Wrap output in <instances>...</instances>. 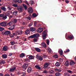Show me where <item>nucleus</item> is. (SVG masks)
Returning <instances> with one entry per match:
<instances>
[{
    "label": "nucleus",
    "mask_w": 76,
    "mask_h": 76,
    "mask_svg": "<svg viewBox=\"0 0 76 76\" xmlns=\"http://www.w3.org/2000/svg\"><path fill=\"white\" fill-rule=\"evenodd\" d=\"M28 38H34V42H37L38 39V34L37 33L30 36L28 37Z\"/></svg>",
    "instance_id": "f257e3e1"
},
{
    "label": "nucleus",
    "mask_w": 76,
    "mask_h": 76,
    "mask_svg": "<svg viewBox=\"0 0 76 76\" xmlns=\"http://www.w3.org/2000/svg\"><path fill=\"white\" fill-rule=\"evenodd\" d=\"M47 31L45 30L42 33V37L43 39H45L46 38V36H47Z\"/></svg>",
    "instance_id": "f03ea898"
},
{
    "label": "nucleus",
    "mask_w": 76,
    "mask_h": 76,
    "mask_svg": "<svg viewBox=\"0 0 76 76\" xmlns=\"http://www.w3.org/2000/svg\"><path fill=\"white\" fill-rule=\"evenodd\" d=\"M17 10L19 11V13H22L23 12V8L22 6H20L18 7Z\"/></svg>",
    "instance_id": "7ed1b4c3"
},
{
    "label": "nucleus",
    "mask_w": 76,
    "mask_h": 76,
    "mask_svg": "<svg viewBox=\"0 0 76 76\" xmlns=\"http://www.w3.org/2000/svg\"><path fill=\"white\" fill-rule=\"evenodd\" d=\"M28 66H29V64H25L23 66V68L24 70H26L27 69V68H28Z\"/></svg>",
    "instance_id": "20e7f679"
},
{
    "label": "nucleus",
    "mask_w": 76,
    "mask_h": 76,
    "mask_svg": "<svg viewBox=\"0 0 76 76\" xmlns=\"http://www.w3.org/2000/svg\"><path fill=\"white\" fill-rule=\"evenodd\" d=\"M50 64L49 63L46 62L45 64L44 65L43 68L44 69H47L48 67V66Z\"/></svg>",
    "instance_id": "39448f33"
},
{
    "label": "nucleus",
    "mask_w": 76,
    "mask_h": 76,
    "mask_svg": "<svg viewBox=\"0 0 76 76\" xmlns=\"http://www.w3.org/2000/svg\"><path fill=\"white\" fill-rule=\"evenodd\" d=\"M28 11L29 13H33L34 12V11H33V10L32 9V8L31 7H30L28 9Z\"/></svg>",
    "instance_id": "423d86ee"
},
{
    "label": "nucleus",
    "mask_w": 76,
    "mask_h": 76,
    "mask_svg": "<svg viewBox=\"0 0 76 76\" xmlns=\"http://www.w3.org/2000/svg\"><path fill=\"white\" fill-rule=\"evenodd\" d=\"M2 34H4L5 35H9L10 34V31H5V32L3 31Z\"/></svg>",
    "instance_id": "0eeeda50"
},
{
    "label": "nucleus",
    "mask_w": 76,
    "mask_h": 76,
    "mask_svg": "<svg viewBox=\"0 0 76 76\" xmlns=\"http://www.w3.org/2000/svg\"><path fill=\"white\" fill-rule=\"evenodd\" d=\"M16 69V68L15 66H13L10 69V72H13V71H15Z\"/></svg>",
    "instance_id": "6e6552de"
},
{
    "label": "nucleus",
    "mask_w": 76,
    "mask_h": 76,
    "mask_svg": "<svg viewBox=\"0 0 76 76\" xmlns=\"http://www.w3.org/2000/svg\"><path fill=\"white\" fill-rule=\"evenodd\" d=\"M7 23L6 22H1L0 23V25L1 26H6V24Z\"/></svg>",
    "instance_id": "1a4fd4ad"
},
{
    "label": "nucleus",
    "mask_w": 76,
    "mask_h": 76,
    "mask_svg": "<svg viewBox=\"0 0 76 76\" xmlns=\"http://www.w3.org/2000/svg\"><path fill=\"white\" fill-rule=\"evenodd\" d=\"M9 48L7 47V46H4L3 47V51H7V50H8V49Z\"/></svg>",
    "instance_id": "9d476101"
},
{
    "label": "nucleus",
    "mask_w": 76,
    "mask_h": 76,
    "mask_svg": "<svg viewBox=\"0 0 76 76\" xmlns=\"http://www.w3.org/2000/svg\"><path fill=\"white\" fill-rule=\"evenodd\" d=\"M35 30H36V29H35V28L33 27L31 28H30V31H31V32H32L34 33H35Z\"/></svg>",
    "instance_id": "9b49d317"
},
{
    "label": "nucleus",
    "mask_w": 76,
    "mask_h": 76,
    "mask_svg": "<svg viewBox=\"0 0 76 76\" xmlns=\"http://www.w3.org/2000/svg\"><path fill=\"white\" fill-rule=\"evenodd\" d=\"M40 55H39L38 56V60H40V61H42V60H43V58L41 57V54L39 53Z\"/></svg>",
    "instance_id": "f8f14e48"
},
{
    "label": "nucleus",
    "mask_w": 76,
    "mask_h": 76,
    "mask_svg": "<svg viewBox=\"0 0 76 76\" xmlns=\"http://www.w3.org/2000/svg\"><path fill=\"white\" fill-rule=\"evenodd\" d=\"M76 63L74 61L72 60L70 61V66H73L74 64H75Z\"/></svg>",
    "instance_id": "ddd939ff"
},
{
    "label": "nucleus",
    "mask_w": 76,
    "mask_h": 76,
    "mask_svg": "<svg viewBox=\"0 0 76 76\" xmlns=\"http://www.w3.org/2000/svg\"><path fill=\"white\" fill-rule=\"evenodd\" d=\"M68 38L71 40L72 39H73V36L72 35H69L68 36Z\"/></svg>",
    "instance_id": "4468645a"
},
{
    "label": "nucleus",
    "mask_w": 76,
    "mask_h": 76,
    "mask_svg": "<svg viewBox=\"0 0 76 76\" xmlns=\"http://www.w3.org/2000/svg\"><path fill=\"white\" fill-rule=\"evenodd\" d=\"M16 33L15 32L12 33V34H9L10 37L11 38H13V37H14V36L15 35V34Z\"/></svg>",
    "instance_id": "2eb2a0df"
},
{
    "label": "nucleus",
    "mask_w": 76,
    "mask_h": 76,
    "mask_svg": "<svg viewBox=\"0 0 76 76\" xmlns=\"http://www.w3.org/2000/svg\"><path fill=\"white\" fill-rule=\"evenodd\" d=\"M43 31V28H40L38 29V33H41Z\"/></svg>",
    "instance_id": "dca6fc26"
},
{
    "label": "nucleus",
    "mask_w": 76,
    "mask_h": 76,
    "mask_svg": "<svg viewBox=\"0 0 76 76\" xmlns=\"http://www.w3.org/2000/svg\"><path fill=\"white\" fill-rule=\"evenodd\" d=\"M28 56H29L28 57V58H29L30 60H32V59H34V57L32 56V55H28Z\"/></svg>",
    "instance_id": "f3484780"
},
{
    "label": "nucleus",
    "mask_w": 76,
    "mask_h": 76,
    "mask_svg": "<svg viewBox=\"0 0 76 76\" xmlns=\"http://www.w3.org/2000/svg\"><path fill=\"white\" fill-rule=\"evenodd\" d=\"M1 10H3L4 12H6V8L4 6H2L1 7Z\"/></svg>",
    "instance_id": "a211bd4d"
},
{
    "label": "nucleus",
    "mask_w": 76,
    "mask_h": 76,
    "mask_svg": "<svg viewBox=\"0 0 76 76\" xmlns=\"http://www.w3.org/2000/svg\"><path fill=\"white\" fill-rule=\"evenodd\" d=\"M15 29V26H12L10 27V28H9L8 29L9 30H11L12 31Z\"/></svg>",
    "instance_id": "6ab92c4d"
},
{
    "label": "nucleus",
    "mask_w": 76,
    "mask_h": 76,
    "mask_svg": "<svg viewBox=\"0 0 76 76\" xmlns=\"http://www.w3.org/2000/svg\"><path fill=\"white\" fill-rule=\"evenodd\" d=\"M55 66L56 67H59L60 66V63L59 62H57L55 64Z\"/></svg>",
    "instance_id": "aec40b11"
},
{
    "label": "nucleus",
    "mask_w": 76,
    "mask_h": 76,
    "mask_svg": "<svg viewBox=\"0 0 76 76\" xmlns=\"http://www.w3.org/2000/svg\"><path fill=\"white\" fill-rule=\"evenodd\" d=\"M27 72L28 73H29V72H32V68H31V67H29L27 69Z\"/></svg>",
    "instance_id": "412c9836"
},
{
    "label": "nucleus",
    "mask_w": 76,
    "mask_h": 76,
    "mask_svg": "<svg viewBox=\"0 0 76 76\" xmlns=\"http://www.w3.org/2000/svg\"><path fill=\"white\" fill-rule=\"evenodd\" d=\"M22 32H23L22 30H20L17 32V35H21L22 34Z\"/></svg>",
    "instance_id": "4be33fe9"
},
{
    "label": "nucleus",
    "mask_w": 76,
    "mask_h": 76,
    "mask_svg": "<svg viewBox=\"0 0 76 76\" xmlns=\"http://www.w3.org/2000/svg\"><path fill=\"white\" fill-rule=\"evenodd\" d=\"M2 57L3 58H6L7 57V55L6 54H4L2 55Z\"/></svg>",
    "instance_id": "5701e85b"
},
{
    "label": "nucleus",
    "mask_w": 76,
    "mask_h": 76,
    "mask_svg": "<svg viewBox=\"0 0 76 76\" xmlns=\"http://www.w3.org/2000/svg\"><path fill=\"white\" fill-rule=\"evenodd\" d=\"M25 33L26 35H28V34H30V32H29V30L27 29L25 31Z\"/></svg>",
    "instance_id": "b1692460"
},
{
    "label": "nucleus",
    "mask_w": 76,
    "mask_h": 76,
    "mask_svg": "<svg viewBox=\"0 0 76 76\" xmlns=\"http://www.w3.org/2000/svg\"><path fill=\"white\" fill-rule=\"evenodd\" d=\"M58 52L61 55H63V50H61L59 49Z\"/></svg>",
    "instance_id": "393cba45"
},
{
    "label": "nucleus",
    "mask_w": 76,
    "mask_h": 76,
    "mask_svg": "<svg viewBox=\"0 0 76 76\" xmlns=\"http://www.w3.org/2000/svg\"><path fill=\"white\" fill-rule=\"evenodd\" d=\"M42 45L43 46V47H44V48H46V47H47V45L44 43H42Z\"/></svg>",
    "instance_id": "a878e982"
},
{
    "label": "nucleus",
    "mask_w": 76,
    "mask_h": 76,
    "mask_svg": "<svg viewBox=\"0 0 76 76\" xmlns=\"http://www.w3.org/2000/svg\"><path fill=\"white\" fill-rule=\"evenodd\" d=\"M12 22L13 23H16L18 22V20L16 19H14L12 20Z\"/></svg>",
    "instance_id": "bb28decb"
},
{
    "label": "nucleus",
    "mask_w": 76,
    "mask_h": 76,
    "mask_svg": "<svg viewBox=\"0 0 76 76\" xmlns=\"http://www.w3.org/2000/svg\"><path fill=\"white\" fill-rule=\"evenodd\" d=\"M18 11H15L13 12L12 15H15V16H17V13H18Z\"/></svg>",
    "instance_id": "cd10ccee"
},
{
    "label": "nucleus",
    "mask_w": 76,
    "mask_h": 76,
    "mask_svg": "<svg viewBox=\"0 0 76 76\" xmlns=\"http://www.w3.org/2000/svg\"><path fill=\"white\" fill-rule=\"evenodd\" d=\"M25 56V53H21L20 56V57H21V58H23V57H24Z\"/></svg>",
    "instance_id": "c85d7f7f"
},
{
    "label": "nucleus",
    "mask_w": 76,
    "mask_h": 76,
    "mask_svg": "<svg viewBox=\"0 0 76 76\" xmlns=\"http://www.w3.org/2000/svg\"><path fill=\"white\" fill-rule=\"evenodd\" d=\"M65 65L66 66H68L69 65V61H66L65 63Z\"/></svg>",
    "instance_id": "c756f323"
},
{
    "label": "nucleus",
    "mask_w": 76,
    "mask_h": 76,
    "mask_svg": "<svg viewBox=\"0 0 76 76\" xmlns=\"http://www.w3.org/2000/svg\"><path fill=\"white\" fill-rule=\"evenodd\" d=\"M24 61H26V62H28H28H30L31 61H30V59L28 58H26L24 59Z\"/></svg>",
    "instance_id": "7c9ffc66"
},
{
    "label": "nucleus",
    "mask_w": 76,
    "mask_h": 76,
    "mask_svg": "<svg viewBox=\"0 0 76 76\" xmlns=\"http://www.w3.org/2000/svg\"><path fill=\"white\" fill-rule=\"evenodd\" d=\"M64 76H70V74L68 72H65L64 74Z\"/></svg>",
    "instance_id": "2f4dec72"
},
{
    "label": "nucleus",
    "mask_w": 76,
    "mask_h": 76,
    "mask_svg": "<svg viewBox=\"0 0 76 76\" xmlns=\"http://www.w3.org/2000/svg\"><path fill=\"white\" fill-rule=\"evenodd\" d=\"M7 18V17L6 15H4L3 17L2 18V19H3V20H5V19H6Z\"/></svg>",
    "instance_id": "473e14b6"
},
{
    "label": "nucleus",
    "mask_w": 76,
    "mask_h": 76,
    "mask_svg": "<svg viewBox=\"0 0 76 76\" xmlns=\"http://www.w3.org/2000/svg\"><path fill=\"white\" fill-rule=\"evenodd\" d=\"M55 70L56 71V72H61V70L60 69H58L57 68H56Z\"/></svg>",
    "instance_id": "72a5a7b5"
},
{
    "label": "nucleus",
    "mask_w": 76,
    "mask_h": 76,
    "mask_svg": "<svg viewBox=\"0 0 76 76\" xmlns=\"http://www.w3.org/2000/svg\"><path fill=\"white\" fill-rule=\"evenodd\" d=\"M29 3L31 4V5H32V4H34V1L32 0L30 1Z\"/></svg>",
    "instance_id": "f704fd0d"
},
{
    "label": "nucleus",
    "mask_w": 76,
    "mask_h": 76,
    "mask_svg": "<svg viewBox=\"0 0 76 76\" xmlns=\"http://www.w3.org/2000/svg\"><path fill=\"white\" fill-rule=\"evenodd\" d=\"M33 17H34V18H36L37 16V15L36 14V13H34L32 14Z\"/></svg>",
    "instance_id": "c9c22d12"
},
{
    "label": "nucleus",
    "mask_w": 76,
    "mask_h": 76,
    "mask_svg": "<svg viewBox=\"0 0 76 76\" xmlns=\"http://www.w3.org/2000/svg\"><path fill=\"white\" fill-rule=\"evenodd\" d=\"M10 43L11 44V45H14V44H15V42L14 41H12L10 42Z\"/></svg>",
    "instance_id": "e433bc0d"
},
{
    "label": "nucleus",
    "mask_w": 76,
    "mask_h": 76,
    "mask_svg": "<svg viewBox=\"0 0 76 76\" xmlns=\"http://www.w3.org/2000/svg\"><path fill=\"white\" fill-rule=\"evenodd\" d=\"M10 15V12H7L5 15H6V16H7L8 17H9Z\"/></svg>",
    "instance_id": "4c0bfd02"
},
{
    "label": "nucleus",
    "mask_w": 76,
    "mask_h": 76,
    "mask_svg": "<svg viewBox=\"0 0 76 76\" xmlns=\"http://www.w3.org/2000/svg\"><path fill=\"white\" fill-rule=\"evenodd\" d=\"M38 72H40L42 70V68H41L39 66H38Z\"/></svg>",
    "instance_id": "58836bf2"
},
{
    "label": "nucleus",
    "mask_w": 76,
    "mask_h": 76,
    "mask_svg": "<svg viewBox=\"0 0 76 76\" xmlns=\"http://www.w3.org/2000/svg\"><path fill=\"white\" fill-rule=\"evenodd\" d=\"M70 52V50L69 49H66V51H64L65 53H69Z\"/></svg>",
    "instance_id": "ea45409f"
},
{
    "label": "nucleus",
    "mask_w": 76,
    "mask_h": 76,
    "mask_svg": "<svg viewBox=\"0 0 76 76\" xmlns=\"http://www.w3.org/2000/svg\"><path fill=\"white\" fill-rule=\"evenodd\" d=\"M12 23L11 22H10L7 24V25H8L10 26H11V25H12Z\"/></svg>",
    "instance_id": "a19ab883"
},
{
    "label": "nucleus",
    "mask_w": 76,
    "mask_h": 76,
    "mask_svg": "<svg viewBox=\"0 0 76 76\" xmlns=\"http://www.w3.org/2000/svg\"><path fill=\"white\" fill-rule=\"evenodd\" d=\"M0 63L1 64H5L6 63L4 61H0Z\"/></svg>",
    "instance_id": "79ce46f5"
},
{
    "label": "nucleus",
    "mask_w": 76,
    "mask_h": 76,
    "mask_svg": "<svg viewBox=\"0 0 76 76\" xmlns=\"http://www.w3.org/2000/svg\"><path fill=\"white\" fill-rule=\"evenodd\" d=\"M4 29V28L0 27V31H1V32H2Z\"/></svg>",
    "instance_id": "37998d69"
},
{
    "label": "nucleus",
    "mask_w": 76,
    "mask_h": 76,
    "mask_svg": "<svg viewBox=\"0 0 76 76\" xmlns=\"http://www.w3.org/2000/svg\"><path fill=\"white\" fill-rule=\"evenodd\" d=\"M24 9L26 10H27V6L26 5H23Z\"/></svg>",
    "instance_id": "c03bdc74"
},
{
    "label": "nucleus",
    "mask_w": 76,
    "mask_h": 76,
    "mask_svg": "<svg viewBox=\"0 0 76 76\" xmlns=\"http://www.w3.org/2000/svg\"><path fill=\"white\" fill-rule=\"evenodd\" d=\"M17 1H18L17 0H15L13 1V3L14 4H16V3H17Z\"/></svg>",
    "instance_id": "a18cd8bd"
},
{
    "label": "nucleus",
    "mask_w": 76,
    "mask_h": 76,
    "mask_svg": "<svg viewBox=\"0 0 76 76\" xmlns=\"http://www.w3.org/2000/svg\"><path fill=\"white\" fill-rule=\"evenodd\" d=\"M17 1L19 3H21L22 2V0H17Z\"/></svg>",
    "instance_id": "49530a36"
},
{
    "label": "nucleus",
    "mask_w": 76,
    "mask_h": 76,
    "mask_svg": "<svg viewBox=\"0 0 76 76\" xmlns=\"http://www.w3.org/2000/svg\"><path fill=\"white\" fill-rule=\"evenodd\" d=\"M67 72L69 73H73V71L70 70H67Z\"/></svg>",
    "instance_id": "de8ad7c7"
},
{
    "label": "nucleus",
    "mask_w": 76,
    "mask_h": 76,
    "mask_svg": "<svg viewBox=\"0 0 76 76\" xmlns=\"http://www.w3.org/2000/svg\"><path fill=\"white\" fill-rule=\"evenodd\" d=\"M13 6L15 7H18V4H12Z\"/></svg>",
    "instance_id": "09e8293b"
},
{
    "label": "nucleus",
    "mask_w": 76,
    "mask_h": 76,
    "mask_svg": "<svg viewBox=\"0 0 76 76\" xmlns=\"http://www.w3.org/2000/svg\"><path fill=\"white\" fill-rule=\"evenodd\" d=\"M62 1H65L66 3H69V0H63Z\"/></svg>",
    "instance_id": "8fccbe9b"
},
{
    "label": "nucleus",
    "mask_w": 76,
    "mask_h": 76,
    "mask_svg": "<svg viewBox=\"0 0 76 76\" xmlns=\"http://www.w3.org/2000/svg\"><path fill=\"white\" fill-rule=\"evenodd\" d=\"M60 75H61V74L58 73H56V76H60Z\"/></svg>",
    "instance_id": "3c124183"
},
{
    "label": "nucleus",
    "mask_w": 76,
    "mask_h": 76,
    "mask_svg": "<svg viewBox=\"0 0 76 76\" xmlns=\"http://www.w3.org/2000/svg\"><path fill=\"white\" fill-rule=\"evenodd\" d=\"M54 58H58V55H55L53 56Z\"/></svg>",
    "instance_id": "603ef678"
},
{
    "label": "nucleus",
    "mask_w": 76,
    "mask_h": 76,
    "mask_svg": "<svg viewBox=\"0 0 76 76\" xmlns=\"http://www.w3.org/2000/svg\"><path fill=\"white\" fill-rule=\"evenodd\" d=\"M48 51L49 53H51V51H52V50L51 49L49 48L48 49Z\"/></svg>",
    "instance_id": "864d4df0"
},
{
    "label": "nucleus",
    "mask_w": 76,
    "mask_h": 76,
    "mask_svg": "<svg viewBox=\"0 0 76 76\" xmlns=\"http://www.w3.org/2000/svg\"><path fill=\"white\" fill-rule=\"evenodd\" d=\"M43 73H48V71H47L46 70H44L43 72Z\"/></svg>",
    "instance_id": "5fc2aeb1"
},
{
    "label": "nucleus",
    "mask_w": 76,
    "mask_h": 76,
    "mask_svg": "<svg viewBox=\"0 0 76 76\" xmlns=\"http://www.w3.org/2000/svg\"><path fill=\"white\" fill-rule=\"evenodd\" d=\"M22 74H23V75H22L21 76H25V75L26 74V73L23 72H22Z\"/></svg>",
    "instance_id": "6e6d98bb"
},
{
    "label": "nucleus",
    "mask_w": 76,
    "mask_h": 76,
    "mask_svg": "<svg viewBox=\"0 0 76 76\" xmlns=\"http://www.w3.org/2000/svg\"><path fill=\"white\" fill-rule=\"evenodd\" d=\"M49 72L50 73L53 74L54 73V71L53 70H51Z\"/></svg>",
    "instance_id": "4d7b16f0"
},
{
    "label": "nucleus",
    "mask_w": 76,
    "mask_h": 76,
    "mask_svg": "<svg viewBox=\"0 0 76 76\" xmlns=\"http://www.w3.org/2000/svg\"><path fill=\"white\" fill-rule=\"evenodd\" d=\"M50 42L48 40H47L46 41V43L47 44H48V45H49V44H50Z\"/></svg>",
    "instance_id": "13d9d810"
},
{
    "label": "nucleus",
    "mask_w": 76,
    "mask_h": 76,
    "mask_svg": "<svg viewBox=\"0 0 76 76\" xmlns=\"http://www.w3.org/2000/svg\"><path fill=\"white\" fill-rule=\"evenodd\" d=\"M26 19H28V20H31V17H30L29 16L26 17Z\"/></svg>",
    "instance_id": "bf43d9fd"
},
{
    "label": "nucleus",
    "mask_w": 76,
    "mask_h": 76,
    "mask_svg": "<svg viewBox=\"0 0 76 76\" xmlns=\"http://www.w3.org/2000/svg\"><path fill=\"white\" fill-rule=\"evenodd\" d=\"M34 26H37V22H34Z\"/></svg>",
    "instance_id": "052dcab7"
},
{
    "label": "nucleus",
    "mask_w": 76,
    "mask_h": 76,
    "mask_svg": "<svg viewBox=\"0 0 76 76\" xmlns=\"http://www.w3.org/2000/svg\"><path fill=\"white\" fill-rule=\"evenodd\" d=\"M32 25H33V23H31L29 24V27H30V26H31Z\"/></svg>",
    "instance_id": "680f3d73"
},
{
    "label": "nucleus",
    "mask_w": 76,
    "mask_h": 76,
    "mask_svg": "<svg viewBox=\"0 0 76 76\" xmlns=\"http://www.w3.org/2000/svg\"><path fill=\"white\" fill-rule=\"evenodd\" d=\"M35 68H36V69H38V65H36V66H35Z\"/></svg>",
    "instance_id": "e2e57ef3"
},
{
    "label": "nucleus",
    "mask_w": 76,
    "mask_h": 76,
    "mask_svg": "<svg viewBox=\"0 0 76 76\" xmlns=\"http://www.w3.org/2000/svg\"><path fill=\"white\" fill-rule=\"evenodd\" d=\"M3 16H4V15L3 14H0V18H3Z\"/></svg>",
    "instance_id": "0e129e2a"
},
{
    "label": "nucleus",
    "mask_w": 76,
    "mask_h": 76,
    "mask_svg": "<svg viewBox=\"0 0 76 76\" xmlns=\"http://www.w3.org/2000/svg\"><path fill=\"white\" fill-rule=\"evenodd\" d=\"M35 49L36 51L38 52V48H35Z\"/></svg>",
    "instance_id": "69168bd1"
},
{
    "label": "nucleus",
    "mask_w": 76,
    "mask_h": 76,
    "mask_svg": "<svg viewBox=\"0 0 76 76\" xmlns=\"http://www.w3.org/2000/svg\"><path fill=\"white\" fill-rule=\"evenodd\" d=\"M9 17V19H10L13 18V16L12 15H10Z\"/></svg>",
    "instance_id": "338daca9"
},
{
    "label": "nucleus",
    "mask_w": 76,
    "mask_h": 76,
    "mask_svg": "<svg viewBox=\"0 0 76 76\" xmlns=\"http://www.w3.org/2000/svg\"><path fill=\"white\" fill-rule=\"evenodd\" d=\"M8 10H11V7H8Z\"/></svg>",
    "instance_id": "774afa93"
}]
</instances>
